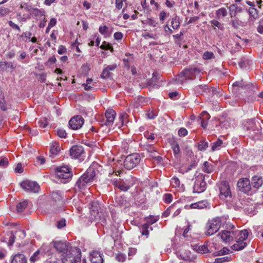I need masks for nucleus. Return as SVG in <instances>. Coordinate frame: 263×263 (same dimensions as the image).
<instances>
[{
    "label": "nucleus",
    "mask_w": 263,
    "mask_h": 263,
    "mask_svg": "<svg viewBox=\"0 0 263 263\" xmlns=\"http://www.w3.org/2000/svg\"><path fill=\"white\" fill-rule=\"evenodd\" d=\"M223 144V141L218 139L216 141L212 143L211 151L214 152L215 151L219 150L222 147Z\"/></svg>",
    "instance_id": "72a5a7b5"
},
{
    "label": "nucleus",
    "mask_w": 263,
    "mask_h": 263,
    "mask_svg": "<svg viewBox=\"0 0 263 263\" xmlns=\"http://www.w3.org/2000/svg\"><path fill=\"white\" fill-rule=\"evenodd\" d=\"M221 221L220 218L216 217L209 220L206 226L205 234L207 236H211L216 233L220 229Z\"/></svg>",
    "instance_id": "20e7f679"
},
{
    "label": "nucleus",
    "mask_w": 263,
    "mask_h": 263,
    "mask_svg": "<svg viewBox=\"0 0 263 263\" xmlns=\"http://www.w3.org/2000/svg\"><path fill=\"white\" fill-rule=\"evenodd\" d=\"M157 220H158V218L154 216H150L149 217H146V223H145V224H148V226H149L150 225H152L153 223H154L155 222H156V221H157Z\"/></svg>",
    "instance_id": "603ef678"
},
{
    "label": "nucleus",
    "mask_w": 263,
    "mask_h": 263,
    "mask_svg": "<svg viewBox=\"0 0 263 263\" xmlns=\"http://www.w3.org/2000/svg\"><path fill=\"white\" fill-rule=\"evenodd\" d=\"M263 184V179L260 175H256L252 178L250 183L251 187L252 186L255 190H258Z\"/></svg>",
    "instance_id": "a211bd4d"
},
{
    "label": "nucleus",
    "mask_w": 263,
    "mask_h": 263,
    "mask_svg": "<svg viewBox=\"0 0 263 263\" xmlns=\"http://www.w3.org/2000/svg\"><path fill=\"white\" fill-rule=\"evenodd\" d=\"M116 200L117 203L120 207L126 206V200L122 197H118Z\"/></svg>",
    "instance_id": "c03bdc74"
},
{
    "label": "nucleus",
    "mask_w": 263,
    "mask_h": 263,
    "mask_svg": "<svg viewBox=\"0 0 263 263\" xmlns=\"http://www.w3.org/2000/svg\"><path fill=\"white\" fill-rule=\"evenodd\" d=\"M141 158L137 153H134L126 157L124 161V166L127 170H131L136 166L140 162Z\"/></svg>",
    "instance_id": "423d86ee"
},
{
    "label": "nucleus",
    "mask_w": 263,
    "mask_h": 263,
    "mask_svg": "<svg viewBox=\"0 0 263 263\" xmlns=\"http://www.w3.org/2000/svg\"><path fill=\"white\" fill-rule=\"evenodd\" d=\"M188 132L185 128H181L178 130V135L180 137H184L187 135Z\"/></svg>",
    "instance_id": "0e129e2a"
},
{
    "label": "nucleus",
    "mask_w": 263,
    "mask_h": 263,
    "mask_svg": "<svg viewBox=\"0 0 263 263\" xmlns=\"http://www.w3.org/2000/svg\"><path fill=\"white\" fill-rule=\"evenodd\" d=\"M218 20H211L210 23L212 25V27H214V29H215L216 27L218 28L220 30H223L224 29V27L223 24H221L218 21Z\"/></svg>",
    "instance_id": "e433bc0d"
},
{
    "label": "nucleus",
    "mask_w": 263,
    "mask_h": 263,
    "mask_svg": "<svg viewBox=\"0 0 263 263\" xmlns=\"http://www.w3.org/2000/svg\"><path fill=\"white\" fill-rule=\"evenodd\" d=\"M11 258V263H27V259L23 254H16Z\"/></svg>",
    "instance_id": "a878e982"
},
{
    "label": "nucleus",
    "mask_w": 263,
    "mask_h": 263,
    "mask_svg": "<svg viewBox=\"0 0 263 263\" xmlns=\"http://www.w3.org/2000/svg\"><path fill=\"white\" fill-rule=\"evenodd\" d=\"M96 176V172L93 167H89L86 172L81 176L83 180L87 182L88 184L91 183Z\"/></svg>",
    "instance_id": "2eb2a0df"
},
{
    "label": "nucleus",
    "mask_w": 263,
    "mask_h": 263,
    "mask_svg": "<svg viewBox=\"0 0 263 263\" xmlns=\"http://www.w3.org/2000/svg\"><path fill=\"white\" fill-rule=\"evenodd\" d=\"M84 123V120L81 116H76L69 121V126L74 130L80 128Z\"/></svg>",
    "instance_id": "ddd939ff"
},
{
    "label": "nucleus",
    "mask_w": 263,
    "mask_h": 263,
    "mask_svg": "<svg viewBox=\"0 0 263 263\" xmlns=\"http://www.w3.org/2000/svg\"><path fill=\"white\" fill-rule=\"evenodd\" d=\"M160 78V74L157 72H154L153 74V77L151 80L149 81V84L151 85H154L155 83Z\"/></svg>",
    "instance_id": "37998d69"
},
{
    "label": "nucleus",
    "mask_w": 263,
    "mask_h": 263,
    "mask_svg": "<svg viewBox=\"0 0 263 263\" xmlns=\"http://www.w3.org/2000/svg\"><path fill=\"white\" fill-rule=\"evenodd\" d=\"M220 195L221 198L223 197L227 198L228 197H231V192L228 183L226 182H222L219 186Z\"/></svg>",
    "instance_id": "dca6fc26"
},
{
    "label": "nucleus",
    "mask_w": 263,
    "mask_h": 263,
    "mask_svg": "<svg viewBox=\"0 0 263 263\" xmlns=\"http://www.w3.org/2000/svg\"><path fill=\"white\" fill-rule=\"evenodd\" d=\"M229 251H230V250L228 248L224 247L222 249L219 251L218 252L214 253L213 255L214 256H218V255H226V254H228Z\"/></svg>",
    "instance_id": "8fccbe9b"
},
{
    "label": "nucleus",
    "mask_w": 263,
    "mask_h": 263,
    "mask_svg": "<svg viewBox=\"0 0 263 263\" xmlns=\"http://www.w3.org/2000/svg\"><path fill=\"white\" fill-rule=\"evenodd\" d=\"M209 205L208 201L205 200L200 201L197 202L193 203L189 205H185V208L189 209H202L206 208Z\"/></svg>",
    "instance_id": "4be33fe9"
},
{
    "label": "nucleus",
    "mask_w": 263,
    "mask_h": 263,
    "mask_svg": "<svg viewBox=\"0 0 263 263\" xmlns=\"http://www.w3.org/2000/svg\"><path fill=\"white\" fill-rule=\"evenodd\" d=\"M171 184L173 187L179 188L180 185V181L177 177H174L172 178Z\"/></svg>",
    "instance_id": "79ce46f5"
},
{
    "label": "nucleus",
    "mask_w": 263,
    "mask_h": 263,
    "mask_svg": "<svg viewBox=\"0 0 263 263\" xmlns=\"http://www.w3.org/2000/svg\"><path fill=\"white\" fill-rule=\"evenodd\" d=\"M248 11L250 15L253 17H254L257 14V9H255L254 7L250 8L248 10Z\"/></svg>",
    "instance_id": "69168bd1"
},
{
    "label": "nucleus",
    "mask_w": 263,
    "mask_h": 263,
    "mask_svg": "<svg viewBox=\"0 0 263 263\" xmlns=\"http://www.w3.org/2000/svg\"><path fill=\"white\" fill-rule=\"evenodd\" d=\"M41 258V250H37L30 257V261L31 262H34L39 260Z\"/></svg>",
    "instance_id": "ea45409f"
},
{
    "label": "nucleus",
    "mask_w": 263,
    "mask_h": 263,
    "mask_svg": "<svg viewBox=\"0 0 263 263\" xmlns=\"http://www.w3.org/2000/svg\"><path fill=\"white\" fill-rule=\"evenodd\" d=\"M171 26L174 29H177L180 26L179 18L177 16L173 17L171 21Z\"/></svg>",
    "instance_id": "58836bf2"
},
{
    "label": "nucleus",
    "mask_w": 263,
    "mask_h": 263,
    "mask_svg": "<svg viewBox=\"0 0 263 263\" xmlns=\"http://www.w3.org/2000/svg\"><path fill=\"white\" fill-rule=\"evenodd\" d=\"M229 261L228 257H223L220 258H217L215 259L214 263H222Z\"/></svg>",
    "instance_id": "680f3d73"
},
{
    "label": "nucleus",
    "mask_w": 263,
    "mask_h": 263,
    "mask_svg": "<svg viewBox=\"0 0 263 263\" xmlns=\"http://www.w3.org/2000/svg\"><path fill=\"white\" fill-rule=\"evenodd\" d=\"M38 126L40 128H45L48 125V122L45 118L40 119L37 122Z\"/></svg>",
    "instance_id": "49530a36"
},
{
    "label": "nucleus",
    "mask_w": 263,
    "mask_h": 263,
    "mask_svg": "<svg viewBox=\"0 0 263 263\" xmlns=\"http://www.w3.org/2000/svg\"><path fill=\"white\" fill-rule=\"evenodd\" d=\"M176 205L174 204L170 206L164 213V215L167 216L170 213H172L176 209Z\"/></svg>",
    "instance_id": "bf43d9fd"
},
{
    "label": "nucleus",
    "mask_w": 263,
    "mask_h": 263,
    "mask_svg": "<svg viewBox=\"0 0 263 263\" xmlns=\"http://www.w3.org/2000/svg\"><path fill=\"white\" fill-rule=\"evenodd\" d=\"M99 32L102 35H106L108 31V28L107 26H101L99 28Z\"/></svg>",
    "instance_id": "5fc2aeb1"
},
{
    "label": "nucleus",
    "mask_w": 263,
    "mask_h": 263,
    "mask_svg": "<svg viewBox=\"0 0 263 263\" xmlns=\"http://www.w3.org/2000/svg\"><path fill=\"white\" fill-rule=\"evenodd\" d=\"M148 224H143L140 228V232L142 235H145L146 237H148L149 235V231H148Z\"/></svg>",
    "instance_id": "a19ab883"
},
{
    "label": "nucleus",
    "mask_w": 263,
    "mask_h": 263,
    "mask_svg": "<svg viewBox=\"0 0 263 263\" xmlns=\"http://www.w3.org/2000/svg\"><path fill=\"white\" fill-rule=\"evenodd\" d=\"M10 10L8 8L1 7L0 8V17H3L10 13Z\"/></svg>",
    "instance_id": "864d4df0"
},
{
    "label": "nucleus",
    "mask_w": 263,
    "mask_h": 263,
    "mask_svg": "<svg viewBox=\"0 0 263 263\" xmlns=\"http://www.w3.org/2000/svg\"><path fill=\"white\" fill-rule=\"evenodd\" d=\"M51 199L50 201L51 202V203L63 204L62 195L59 192H53L51 194Z\"/></svg>",
    "instance_id": "393cba45"
},
{
    "label": "nucleus",
    "mask_w": 263,
    "mask_h": 263,
    "mask_svg": "<svg viewBox=\"0 0 263 263\" xmlns=\"http://www.w3.org/2000/svg\"><path fill=\"white\" fill-rule=\"evenodd\" d=\"M62 207L63 205L51 203V202L49 201V203L47 205L46 209L51 214H56L62 210Z\"/></svg>",
    "instance_id": "412c9836"
},
{
    "label": "nucleus",
    "mask_w": 263,
    "mask_h": 263,
    "mask_svg": "<svg viewBox=\"0 0 263 263\" xmlns=\"http://www.w3.org/2000/svg\"><path fill=\"white\" fill-rule=\"evenodd\" d=\"M230 15L231 17L235 16L238 13L242 11V8L236 4H233L229 7Z\"/></svg>",
    "instance_id": "bb28decb"
},
{
    "label": "nucleus",
    "mask_w": 263,
    "mask_h": 263,
    "mask_svg": "<svg viewBox=\"0 0 263 263\" xmlns=\"http://www.w3.org/2000/svg\"><path fill=\"white\" fill-rule=\"evenodd\" d=\"M236 235L234 237L235 243L231 246V249L234 251H240L243 249L247 245L245 242L248 237V232L247 230L239 231L236 230Z\"/></svg>",
    "instance_id": "7ed1b4c3"
},
{
    "label": "nucleus",
    "mask_w": 263,
    "mask_h": 263,
    "mask_svg": "<svg viewBox=\"0 0 263 263\" xmlns=\"http://www.w3.org/2000/svg\"><path fill=\"white\" fill-rule=\"evenodd\" d=\"M256 124L255 119H248L245 121L243 128L246 132V135L252 139H259L261 136V127L258 122Z\"/></svg>",
    "instance_id": "f257e3e1"
},
{
    "label": "nucleus",
    "mask_w": 263,
    "mask_h": 263,
    "mask_svg": "<svg viewBox=\"0 0 263 263\" xmlns=\"http://www.w3.org/2000/svg\"><path fill=\"white\" fill-rule=\"evenodd\" d=\"M237 187L240 191L249 194L251 190L250 181L248 178H241L237 182Z\"/></svg>",
    "instance_id": "f8f14e48"
},
{
    "label": "nucleus",
    "mask_w": 263,
    "mask_h": 263,
    "mask_svg": "<svg viewBox=\"0 0 263 263\" xmlns=\"http://www.w3.org/2000/svg\"><path fill=\"white\" fill-rule=\"evenodd\" d=\"M56 175L62 183H66L71 179L72 173L67 166H62L56 169Z\"/></svg>",
    "instance_id": "39448f33"
},
{
    "label": "nucleus",
    "mask_w": 263,
    "mask_h": 263,
    "mask_svg": "<svg viewBox=\"0 0 263 263\" xmlns=\"http://www.w3.org/2000/svg\"><path fill=\"white\" fill-rule=\"evenodd\" d=\"M90 261L91 263H103V259L100 252L93 251L90 253Z\"/></svg>",
    "instance_id": "5701e85b"
},
{
    "label": "nucleus",
    "mask_w": 263,
    "mask_h": 263,
    "mask_svg": "<svg viewBox=\"0 0 263 263\" xmlns=\"http://www.w3.org/2000/svg\"><path fill=\"white\" fill-rule=\"evenodd\" d=\"M172 148L173 149L175 158L180 157V149L179 144L175 141L173 142L172 144Z\"/></svg>",
    "instance_id": "f704fd0d"
},
{
    "label": "nucleus",
    "mask_w": 263,
    "mask_h": 263,
    "mask_svg": "<svg viewBox=\"0 0 263 263\" xmlns=\"http://www.w3.org/2000/svg\"><path fill=\"white\" fill-rule=\"evenodd\" d=\"M28 202L27 201L19 202L16 206V209L17 213L22 212L26 208Z\"/></svg>",
    "instance_id": "4c0bfd02"
},
{
    "label": "nucleus",
    "mask_w": 263,
    "mask_h": 263,
    "mask_svg": "<svg viewBox=\"0 0 263 263\" xmlns=\"http://www.w3.org/2000/svg\"><path fill=\"white\" fill-rule=\"evenodd\" d=\"M208 89L206 85H199L195 87V90L196 93H202L203 92L205 91L206 89Z\"/></svg>",
    "instance_id": "de8ad7c7"
},
{
    "label": "nucleus",
    "mask_w": 263,
    "mask_h": 263,
    "mask_svg": "<svg viewBox=\"0 0 263 263\" xmlns=\"http://www.w3.org/2000/svg\"><path fill=\"white\" fill-rule=\"evenodd\" d=\"M8 24L13 29L16 30L18 32L21 31V29L19 26L13 23L12 21H9L8 22Z\"/></svg>",
    "instance_id": "e2e57ef3"
},
{
    "label": "nucleus",
    "mask_w": 263,
    "mask_h": 263,
    "mask_svg": "<svg viewBox=\"0 0 263 263\" xmlns=\"http://www.w3.org/2000/svg\"><path fill=\"white\" fill-rule=\"evenodd\" d=\"M71 255H67L63 257V263H80L81 260V252L80 249L74 248L72 250Z\"/></svg>",
    "instance_id": "0eeeda50"
},
{
    "label": "nucleus",
    "mask_w": 263,
    "mask_h": 263,
    "mask_svg": "<svg viewBox=\"0 0 263 263\" xmlns=\"http://www.w3.org/2000/svg\"><path fill=\"white\" fill-rule=\"evenodd\" d=\"M0 107L4 111L7 109L6 102L3 96H0Z\"/></svg>",
    "instance_id": "09e8293b"
},
{
    "label": "nucleus",
    "mask_w": 263,
    "mask_h": 263,
    "mask_svg": "<svg viewBox=\"0 0 263 263\" xmlns=\"http://www.w3.org/2000/svg\"><path fill=\"white\" fill-rule=\"evenodd\" d=\"M215 169V166L208 162L205 161L203 163V167L202 168V171L206 173L210 174Z\"/></svg>",
    "instance_id": "2f4dec72"
},
{
    "label": "nucleus",
    "mask_w": 263,
    "mask_h": 263,
    "mask_svg": "<svg viewBox=\"0 0 263 263\" xmlns=\"http://www.w3.org/2000/svg\"><path fill=\"white\" fill-rule=\"evenodd\" d=\"M89 209L92 220H97V216L99 214V210L100 209L99 203L97 201H92L89 204Z\"/></svg>",
    "instance_id": "4468645a"
},
{
    "label": "nucleus",
    "mask_w": 263,
    "mask_h": 263,
    "mask_svg": "<svg viewBox=\"0 0 263 263\" xmlns=\"http://www.w3.org/2000/svg\"><path fill=\"white\" fill-rule=\"evenodd\" d=\"M111 73L109 70H108L106 68H104L102 72L101 77L103 79H106L109 78L110 76Z\"/></svg>",
    "instance_id": "052dcab7"
},
{
    "label": "nucleus",
    "mask_w": 263,
    "mask_h": 263,
    "mask_svg": "<svg viewBox=\"0 0 263 263\" xmlns=\"http://www.w3.org/2000/svg\"><path fill=\"white\" fill-rule=\"evenodd\" d=\"M88 185V183L86 181L84 182L81 176L76 182L74 189L76 192H82Z\"/></svg>",
    "instance_id": "b1692460"
},
{
    "label": "nucleus",
    "mask_w": 263,
    "mask_h": 263,
    "mask_svg": "<svg viewBox=\"0 0 263 263\" xmlns=\"http://www.w3.org/2000/svg\"><path fill=\"white\" fill-rule=\"evenodd\" d=\"M214 58V54L212 52L206 51L203 54V59L210 60Z\"/></svg>",
    "instance_id": "13d9d810"
},
{
    "label": "nucleus",
    "mask_w": 263,
    "mask_h": 263,
    "mask_svg": "<svg viewBox=\"0 0 263 263\" xmlns=\"http://www.w3.org/2000/svg\"><path fill=\"white\" fill-rule=\"evenodd\" d=\"M32 14L37 20H42V18L45 17V11L37 8L32 9Z\"/></svg>",
    "instance_id": "7c9ffc66"
},
{
    "label": "nucleus",
    "mask_w": 263,
    "mask_h": 263,
    "mask_svg": "<svg viewBox=\"0 0 263 263\" xmlns=\"http://www.w3.org/2000/svg\"><path fill=\"white\" fill-rule=\"evenodd\" d=\"M114 184L116 187L124 192L127 191L129 189V185L121 181H115Z\"/></svg>",
    "instance_id": "473e14b6"
},
{
    "label": "nucleus",
    "mask_w": 263,
    "mask_h": 263,
    "mask_svg": "<svg viewBox=\"0 0 263 263\" xmlns=\"http://www.w3.org/2000/svg\"><path fill=\"white\" fill-rule=\"evenodd\" d=\"M116 115V112L113 109L107 110L105 112L106 120L104 124L108 126H111L114 121Z\"/></svg>",
    "instance_id": "6ab92c4d"
},
{
    "label": "nucleus",
    "mask_w": 263,
    "mask_h": 263,
    "mask_svg": "<svg viewBox=\"0 0 263 263\" xmlns=\"http://www.w3.org/2000/svg\"><path fill=\"white\" fill-rule=\"evenodd\" d=\"M57 62L56 58L54 56H52L49 58V59L45 63V65L47 66L50 67L52 65L55 63Z\"/></svg>",
    "instance_id": "4d7b16f0"
},
{
    "label": "nucleus",
    "mask_w": 263,
    "mask_h": 263,
    "mask_svg": "<svg viewBox=\"0 0 263 263\" xmlns=\"http://www.w3.org/2000/svg\"><path fill=\"white\" fill-rule=\"evenodd\" d=\"M57 135L60 138H65L66 137V131L62 129H59L57 130Z\"/></svg>",
    "instance_id": "338daca9"
},
{
    "label": "nucleus",
    "mask_w": 263,
    "mask_h": 263,
    "mask_svg": "<svg viewBox=\"0 0 263 263\" xmlns=\"http://www.w3.org/2000/svg\"><path fill=\"white\" fill-rule=\"evenodd\" d=\"M53 247L59 253H61L63 257H65L67 255H71L72 250L76 247H72L70 244L66 241H53L49 246H44L42 249L44 253V249L48 247L49 250L50 248Z\"/></svg>",
    "instance_id": "f03ea898"
},
{
    "label": "nucleus",
    "mask_w": 263,
    "mask_h": 263,
    "mask_svg": "<svg viewBox=\"0 0 263 263\" xmlns=\"http://www.w3.org/2000/svg\"><path fill=\"white\" fill-rule=\"evenodd\" d=\"M206 183L204 181V176L202 175H198L195 178V181L193 186V192L200 193L206 189Z\"/></svg>",
    "instance_id": "9d476101"
},
{
    "label": "nucleus",
    "mask_w": 263,
    "mask_h": 263,
    "mask_svg": "<svg viewBox=\"0 0 263 263\" xmlns=\"http://www.w3.org/2000/svg\"><path fill=\"white\" fill-rule=\"evenodd\" d=\"M8 164V160L7 158L4 157L0 160V166L6 167Z\"/></svg>",
    "instance_id": "774afa93"
},
{
    "label": "nucleus",
    "mask_w": 263,
    "mask_h": 263,
    "mask_svg": "<svg viewBox=\"0 0 263 263\" xmlns=\"http://www.w3.org/2000/svg\"><path fill=\"white\" fill-rule=\"evenodd\" d=\"M97 219H99V222L101 224L104 225L107 223L108 213L106 211H101L99 215L97 216Z\"/></svg>",
    "instance_id": "c756f323"
},
{
    "label": "nucleus",
    "mask_w": 263,
    "mask_h": 263,
    "mask_svg": "<svg viewBox=\"0 0 263 263\" xmlns=\"http://www.w3.org/2000/svg\"><path fill=\"white\" fill-rule=\"evenodd\" d=\"M215 14L216 19L220 20L228 15V11L226 8L222 7L217 10Z\"/></svg>",
    "instance_id": "c85d7f7f"
},
{
    "label": "nucleus",
    "mask_w": 263,
    "mask_h": 263,
    "mask_svg": "<svg viewBox=\"0 0 263 263\" xmlns=\"http://www.w3.org/2000/svg\"><path fill=\"white\" fill-rule=\"evenodd\" d=\"M21 186L25 190L33 193H37L40 186L37 182L30 180H25L21 183Z\"/></svg>",
    "instance_id": "9b49d317"
},
{
    "label": "nucleus",
    "mask_w": 263,
    "mask_h": 263,
    "mask_svg": "<svg viewBox=\"0 0 263 263\" xmlns=\"http://www.w3.org/2000/svg\"><path fill=\"white\" fill-rule=\"evenodd\" d=\"M44 253L45 255L48 257L46 259L45 263H59L57 259L56 255L50 250H49L48 247H46L44 249Z\"/></svg>",
    "instance_id": "aec40b11"
},
{
    "label": "nucleus",
    "mask_w": 263,
    "mask_h": 263,
    "mask_svg": "<svg viewBox=\"0 0 263 263\" xmlns=\"http://www.w3.org/2000/svg\"><path fill=\"white\" fill-rule=\"evenodd\" d=\"M100 47V48L104 50H110L111 51H113V47L111 46L110 44L107 43L105 41H104L102 43V44Z\"/></svg>",
    "instance_id": "3c124183"
},
{
    "label": "nucleus",
    "mask_w": 263,
    "mask_h": 263,
    "mask_svg": "<svg viewBox=\"0 0 263 263\" xmlns=\"http://www.w3.org/2000/svg\"><path fill=\"white\" fill-rule=\"evenodd\" d=\"M60 151V145L58 142H54L50 144V152L52 155H57Z\"/></svg>",
    "instance_id": "cd10ccee"
},
{
    "label": "nucleus",
    "mask_w": 263,
    "mask_h": 263,
    "mask_svg": "<svg viewBox=\"0 0 263 263\" xmlns=\"http://www.w3.org/2000/svg\"><path fill=\"white\" fill-rule=\"evenodd\" d=\"M198 253L203 254L211 252L206 245L195 246L194 249Z\"/></svg>",
    "instance_id": "c9c22d12"
},
{
    "label": "nucleus",
    "mask_w": 263,
    "mask_h": 263,
    "mask_svg": "<svg viewBox=\"0 0 263 263\" xmlns=\"http://www.w3.org/2000/svg\"><path fill=\"white\" fill-rule=\"evenodd\" d=\"M208 146L209 143L208 142L200 141L198 143V149L200 151H204L208 147Z\"/></svg>",
    "instance_id": "a18cd8bd"
},
{
    "label": "nucleus",
    "mask_w": 263,
    "mask_h": 263,
    "mask_svg": "<svg viewBox=\"0 0 263 263\" xmlns=\"http://www.w3.org/2000/svg\"><path fill=\"white\" fill-rule=\"evenodd\" d=\"M249 64V61L245 58H241L239 62V65L241 68H246Z\"/></svg>",
    "instance_id": "6e6d98bb"
},
{
    "label": "nucleus",
    "mask_w": 263,
    "mask_h": 263,
    "mask_svg": "<svg viewBox=\"0 0 263 263\" xmlns=\"http://www.w3.org/2000/svg\"><path fill=\"white\" fill-rule=\"evenodd\" d=\"M200 73V70L196 67H189L185 69L179 75V78L183 80H194L196 76Z\"/></svg>",
    "instance_id": "1a4fd4ad"
},
{
    "label": "nucleus",
    "mask_w": 263,
    "mask_h": 263,
    "mask_svg": "<svg viewBox=\"0 0 263 263\" xmlns=\"http://www.w3.org/2000/svg\"><path fill=\"white\" fill-rule=\"evenodd\" d=\"M236 230L234 226L232 225L230 230H223L218 234L221 240L225 242H230L234 240L236 235Z\"/></svg>",
    "instance_id": "6e6552de"
},
{
    "label": "nucleus",
    "mask_w": 263,
    "mask_h": 263,
    "mask_svg": "<svg viewBox=\"0 0 263 263\" xmlns=\"http://www.w3.org/2000/svg\"><path fill=\"white\" fill-rule=\"evenodd\" d=\"M83 153L84 148L81 145H74L70 149V155L73 158H78Z\"/></svg>",
    "instance_id": "f3484780"
}]
</instances>
